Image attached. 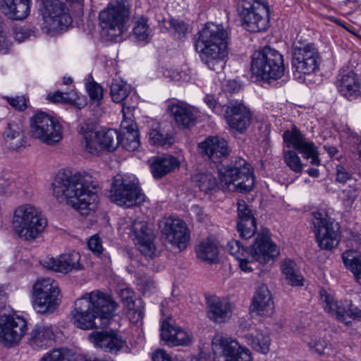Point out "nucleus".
I'll return each instance as SVG.
<instances>
[{
	"mask_svg": "<svg viewBox=\"0 0 361 361\" xmlns=\"http://www.w3.org/2000/svg\"><path fill=\"white\" fill-rule=\"evenodd\" d=\"M4 136L9 142V147L13 150L19 151L26 145L24 129L20 122L9 123Z\"/></svg>",
	"mask_w": 361,
	"mask_h": 361,
	"instance_id": "obj_36",
	"label": "nucleus"
},
{
	"mask_svg": "<svg viewBox=\"0 0 361 361\" xmlns=\"http://www.w3.org/2000/svg\"><path fill=\"white\" fill-rule=\"evenodd\" d=\"M312 215L313 231L319 247L327 250L336 247L339 243V224L329 216L325 209H319Z\"/></svg>",
	"mask_w": 361,
	"mask_h": 361,
	"instance_id": "obj_10",
	"label": "nucleus"
},
{
	"mask_svg": "<svg viewBox=\"0 0 361 361\" xmlns=\"http://www.w3.org/2000/svg\"><path fill=\"white\" fill-rule=\"evenodd\" d=\"M295 264L290 259H286L281 264V271L285 276L286 281L291 286H303V277L300 272L295 269Z\"/></svg>",
	"mask_w": 361,
	"mask_h": 361,
	"instance_id": "obj_42",
	"label": "nucleus"
},
{
	"mask_svg": "<svg viewBox=\"0 0 361 361\" xmlns=\"http://www.w3.org/2000/svg\"><path fill=\"white\" fill-rule=\"evenodd\" d=\"M31 0H0V10L8 18L21 20L30 13Z\"/></svg>",
	"mask_w": 361,
	"mask_h": 361,
	"instance_id": "obj_29",
	"label": "nucleus"
},
{
	"mask_svg": "<svg viewBox=\"0 0 361 361\" xmlns=\"http://www.w3.org/2000/svg\"><path fill=\"white\" fill-rule=\"evenodd\" d=\"M137 129L136 123L132 119L124 118L121 123V132L125 133V131H131Z\"/></svg>",
	"mask_w": 361,
	"mask_h": 361,
	"instance_id": "obj_62",
	"label": "nucleus"
},
{
	"mask_svg": "<svg viewBox=\"0 0 361 361\" xmlns=\"http://www.w3.org/2000/svg\"><path fill=\"white\" fill-rule=\"evenodd\" d=\"M80 259L79 252L71 251L61 255L58 259L46 258L42 261V264L49 269L67 274L73 270L81 269Z\"/></svg>",
	"mask_w": 361,
	"mask_h": 361,
	"instance_id": "obj_26",
	"label": "nucleus"
},
{
	"mask_svg": "<svg viewBox=\"0 0 361 361\" xmlns=\"http://www.w3.org/2000/svg\"><path fill=\"white\" fill-rule=\"evenodd\" d=\"M153 361H176L169 354L162 349H157L152 354Z\"/></svg>",
	"mask_w": 361,
	"mask_h": 361,
	"instance_id": "obj_59",
	"label": "nucleus"
},
{
	"mask_svg": "<svg viewBox=\"0 0 361 361\" xmlns=\"http://www.w3.org/2000/svg\"><path fill=\"white\" fill-rule=\"evenodd\" d=\"M320 298L324 303V307L326 311L335 316L338 321L344 323L345 325L348 326L351 324L350 321H347L350 301L338 303L325 290L320 291Z\"/></svg>",
	"mask_w": 361,
	"mask_h": 361,
	"instance_id": "obj_30",
	"label": "nucleus"
},
{
	"mask_svg": "<svg viewBox=\"0 0 361 361\" xmlns=\"http://www.w3.org/2000/svg\"><path fill=\"white\" fill-rule=\"evenodd\" d=\"M348 317L353 320L361 322V310L353 305L351 301L348 307Z\"/></svg>",
	"mask_w": 361,
	"mask_h": 361,
	"instance_id": "obj_61",
	"label": "nucleus"
},
{
	"mask_svg": "<svg viewBox=\"0 0 361 361\" xmlns=\"http://www.w3.org/2000/svg\"><path fill=\"white\" fill-rule=\"evenodd\" d=\"M54 338L52 326L38 324L30 333V342L33 347L46 348L51 344Z\"/></svg>",
	"mask_w": 361,
	"mask_h": 361,
	"instance_id": "obj_35",
	"label": "nucleus"
},
{
	"mask_svg": "<svg viewBox=\"0 0 361 361\" xmlns=\"http://www.w3.org/2000/svg\"><path fill=\"white\" fill-rule=\"evenodd\" d=\"M169 30L176 39L185 38L189 32V25L182 20L172 18L169 21Z\"/></svg>",
	"mask_w": 361,
	"mask_h": 361,
	"instance_id": "obj_47",
	"label": "nucleus"
},
{
	"mask_svg": "<svg viewBox=\"0 0 361 361\" xmlns=\"http://www.w3.org/2000/svg\"><path fill=\"white\" fill-rule=\"evenodd\" d=\"M130 17V9L125 0L110 1L99 15L101 35L108 40L121 36Z\"/></svg>",
	"mask_w": 361,
	"mask_h": 361,
	"instance_id": "obj_8",
	"label": "nucleus"
},
{
	"mask_svg": "<svg viewBox=\"0 0 361 361\" xmlns=\"http://www.w3.org/2000/svg\"><path fill=\"white\" fill-rule=\"evenodd\" d=\"M87 245L90 250L97 255L101 254L103 250L101 240L97 235L91 237L88 241Z\"/></svg>",
	"mask_w": 361,
	"mask_h": 361,
	"instance_id": "obj_56",
	"label": "nucleus"
},
{
	"mask_svg": "<svg viewBox=\"0 0 361 361\" xmlns=\"http://www.w3.org/2000/svg\"><path fill=\"white\" fill-rule=\"evenodd\" d=\"M347 135V138L349 140L350 143L354 147L353 151L356 152L361 159V139L358 137L356 133L351 131L350 129H348Z\"/></svg>",
	"mask_w": 361,
	"mask_h": 361,
	"instance_id": "obj_54",
	"label": "nucleus"
},
{
	"mask_svg": "<svg viewBox=\"0 0 361 361\" xmlns=\"http://www.w3.org/2000/svg\"><path fill=\"white\" fill-rule=\"evenodd\" d=\"M72 312L73 324L83 330L104 328L114 316L117 304L109 294L100 290L86 293L75 300Z\"/></svg>",
	"mask_w": 361,
	"mask_h": 361,
	"instance_id": "obj_2",
	"label": "nucleus"
},
{
	"mask_svg": "<svg viewBox=\"0 0 361 361\" xmlns=\"http://www.w3.org/2000/svg\"><path fill=\"white\" fill-rule=\"evenodd\" d=\"M8 104L18 111H24L27 108L26 99L23 96H17L16 97H6Z\"/></svg>",
	"mask_w": 361,
	"mask_h": 361,
	"instance_id": "obj_52",
	"label": "nucleus"
},
{
	"mask_svg": "<svg viewBox=\"0 0 361 361\" xmlns=\"http://www.w3.org/2000/svg\"><path fill=\"white\" fill-rule=\"evenodd\" d=\"M109 197L112 202L126 207L139 205L145 200V195L139 187L137 180L121 175L114 177Z\"/></svg>",
	"mask_w": 361,
	"mask_h": 361,
	"instance_id": "obj_11",
	"label": "nucleus"
},
{
	"mask_svg": "<svg viewBox=\"0 0 361 361\" xmlns=\"http://www.w3.org/2000/svg\"><path fill=\"white\" fill-rule=\"evenodd\" d=\"M82 357L68 348H56L46 353L40 361H82Z\"/></svg>",
	"mask_w": 361,
	"mask_h": 361,
	"instance_id": "obj_41",
	"label": "nucleus"
},
{
	"mask_svg": "<svg viewBox=\"0 0 361 361\" xmlns=\"http://www.w3.org/2000/svg\"><path fill=\"white\" fill-rule=\"evenodd\" d=\"M119 145H122L126 150L133 152L140 147V142L137 129L119 133Z\"/></svg>",
	"mask_w": 361,
	"mask_h": 361,
	"instance_id": "obj_45",
	"label": "nucleus"
},
{
	"mask_svg": "<svg viewBox=\"0 0 361 361\" xmlns=\"http://www.w3.org/2000/svg\"><path fill=\"white\" fill-rule=\"evenodd\" d=\"M139 286L143 290L144 293L151 291L155 288V283L151 278L141 279Z\"/></svg>",
	"mask_w": 361,
	"mask_h": 361,
	"instance_id": "obj_60",
	"label": "nucleus"
},
{
	"mask_svg": "<svg viewBox=\"0 0 361 361\" xmlns=\"http://www.w3.org/2000/svg\"><path fill=\"white\" fill-rule=\"evenodd\" d=\"M201 61L211 70L221 71L228 56V32L221 24L207 23L195 36Z\"/></svg>",
	"mask_w": 361,
	"mask_h": 361,
	"instance_id": "obj_4",
	"label": "nucleus"
},
{
	"mask_svg": "<svg viewBox=\"0 0 361 361\" xmlns=\"http://www.w3.org/2000/svg\"><path fill=\"white\" fill-rule=\"evenodd\" d=\"M47 225V219L32 205H23L15 210L13 228L20 238L34 240L43 233Z\"/></svg>",
	"mask_w": 361,
	"mask_h": 361,
	"instance_id": "obj_7",
	"label": "nucleus"
},
{
	"mask_svg": "<svg viewBox=\"0 0 361 361\" xmlns=\"http://www.w3.org/2000/svg\"><path fill=\"white\" fill-rule=\"evenodd\" d=\"M179 166L178 159L171 155L154 157L151 166V172L155 178H160Z\"/></svg>",
	"mask_w": 361,
	"mask_h": 361,
	"instance_id": "obj_37",
	"label": "nucleus"
},
{
	"mask_svg": "<svg viewBox=\"0 0 361 361\" xmlns=\"http://www.w3.org/2000/svg\"><path fill=\"white\" fill-rule=\"evenodd\" d=\"M284 161L287 166L295 173L302 171L303 165L297 153L293 150H288L284 152Z\"/></svg>",
	"mask_w": 361,
	"mask_h": 361,
	"instance_id": "obj_49",
	"label": "nucleus"
},
{
	"mask_svg": "<svg viewBox=\"0 0 361 361\" xmlns=\"http://www.w3.org/2000/svg\"><path fill=\"white\" fill-rule=\"evenodd\" d=\"M32 33H34L31 30L25 27H18L14 32V38L18 42H21L26 39L29 38Z\"/></svg>",
	"mask_w": 361,
	"mask_h": 361,
	"instance_id": "obj_58",
	"label": "nucleus"
},
{
	"mask_svg": "<svg viewBox=\"0 0 361 361\" xmlns=\"http://www.w3.org/2000/svg\"><path fill=\"white\" fill-rule=\"evenodd\" d=\"M228 91L237 92L240 89L239 85L235 81H228L226 85Z\"/></svg>",
	"mask_w": 361,
	"mask_h": 361,
	"instance_id": "obj_63",
	"label": "nucleus"
},
{
	"mask_svg": "<svg viewBox=\"0 0 361 361\" xmlns=\"http://www.w3.org/2000/svg\"><path fill=\"white\" fill-rule=\"evenodd\" d=\"M214 360L226 361L228 357L238 349L239 343L231 338L216 335L212 342Z\"/></svg>",
	"mask_w": 361,
	"mask_h": 361,
	"instance_id": "obj_33",
	"label": "nucleus"
},
{
	"mask_svg": "<svg viewBox=\"0 0 361 361\" xmlns=\"http://www.w3.org/2000/svg\"><path fill=\"white\" fill-rule=\"evenodd\" d=\"M60 288L52 279H39L33 286V307L40 314H51L61 302Z\"/></svg>",
	"mask_w": 361,
	"mask_h": 361,
	"instance_id": "obj_12",
	"label": "nucleus"
},
{
	"mask_svg": "<svg viewBox=\"0 0 361 361\" xmlns=\"http://www.w3.org/2000/svg\"><path fill=\"white\" fill-rule=\"evenodd\" d=\"M198 149L204 159L216 164L221 163L230 153L227 141L219 136H209L198 144Z\"/></svg>",
	"mask_w": 361,
	"mask_h": 361,
	"instance_id": "obj_22",
	"label": "nucleus"
},
{
	"mask_svg": "<svg viewBox=\"0 0 361 361\" xmlns=\"http://www.w3.org/2000/svg\"><path fill=\"white\" fill-rule=\"evenodd\" d=\"M161 231L168 242L177 246L180 250L187 246L190 233L183 221L179 219H168L164 222Z\"/></svg>",
	"mask_w": 361,
	"mask_h": 361,
	"instance_id": "obj_23",
	"label": "nucleus"
},
{
	"mask_svg": "<svg viewBox=\"0 0 361 361\" xmlns=\"http://www.w3.org/2000/svg\"><path fill=\"white\" fill-rule=\"evenodd\" d=\"M133 291L128 288L119 290V296L134 322L142 319L144 313V302L141 298L133 300Z\"/></svg>",
	"mask_w": 361,
	"mask_h": 361,
	"instance_id": "obj_34",
	"label": "nucleus"
},
{
	"mask_svg": "<svg viewBox=\"0 0 361 361\" xmlns=\"http://www.w3.org/2000/svg\"><path fill=\"white\" fill-rule=\"evenodd\" d=\"M76 98V93L73 91L68 92L56 91L54 93H49L47 95V99L51 102L64 104H73Z\"/></svg>",
	"mask_w": 361,
	"mask_h": 361,
	"instance_id": "obj_48",
	"label": "nucleus"
},
{
	"mask_svg": "<svg viewBox=\"0 0 361 361\" xmlns=\"http://www.w3.org/2000/svg\"><path fill=\"white\" fill-rule=\"evenodd\" d=\"M226 247L229 253L238 261L240 269L245 272L253 270L249 264L255 262L266 264L279 254L276 245L270 240L268 230H263L258 233L250 250L236 240L229 241Z\"/></svg>",
	"mask_w": 361,
	"mask_h": 361,
	"instance_id": "obj_5",
	"label": "nucleus"
},
{
	"mask_svg": "<svg viewBox=\"0 0 361 361\" xmlns=\"http://www.w3.org/2000/svg\"><path fill=\"white\" fill-rule=\"evenodd\" d=\"M252 357L250 350L246 348L241 347L239 345L238 349L234 351L231 355L228 357V360L226 361H252Z\"/></svg>",
	"mask_w": 361,
	"mask_h": 361,
	"instance_id": "obj_50",
	"label": "nucleus"
},
{
	"mask_svg": "<svg viewBox=\"0 0 361 361\" xmlns=\"http://www.w3.org/2000/svg\"><path fill=\"white\" fill-rule=\"evenodd\" d=\"M219 182L210 172L199 173L194 180L205 193L216 188L229 192H250L255 183L251 165L240 157H232L229 164L219 169Z\"/></svg>",
	"mask_w": 361,
	"mask_h": 361,
	"instance_id": "obj_1",
	"label": "nucleus"
},
{
	"mask_svg": "<svg viewBox=\"0 0 361 361\" xmlns=\"http://www.w3.org/2000/svg\"><path fill=\"white\" fill-rule=\"evenodd\" d=\"M88 94L92 100L100 101L103 98L102 87L96 82H91L87 85Z\"/></svg>",
	"mask_w": 361,
	"mask_h": 361,
	"instance_id": "obj_51",
	"label": "nucleus"
},
{
	"mask_svg": "<svg viewBox=\"0 0 361 361\" xmlns=\"http://www.w3.org/2000/svg\"><path fill=\"white\" fill-rule=\"evenodd\" d=\"M292 66L295 69L294 76L304 80L301 74L310 75L319 70L321 57L317 48L313 44L293 47Z\"/></svg>",
	"mask_w": 361,
	"mask_h": 361,
	"instance_id": "obj_14",
	"label": "nucleus"
},
{
	"mask_svg": "<svg viewBox=\"0 0 361 361\" xmlns=\"http://www.w3.org/2000/svg\"><path fill=\"white\" fill-rule=\"evenodd\" d=\"M120 135L114 129L99 131L86 130L82 134V145L91 154H97L100 149L114 151L119 145Z\"/></svg>",
	"mask_w": 361,
	"mask_h": 361,
	"instance_id": "obj_15",
	"label": "nucleus"
},
{
	"mask_svg": "<svg viewBox=\"0 0 361 361\" xmlns=\"http://www.w3.org/2000/svg\"><path fill=\"white\" fill-rule=\"evenodd\" d=\"M169 123L158 125L156 128H152L149 133V141L152 145H171L173 142V135L166 128H170Z\"/></svg>",
	"mask_w": 361,
	"mask_h": 361,
	"instance_id": "obj_39",
	"label": "nucleus"
},
{
	"mask_svg": "<svg viewBox=\"0 0 361 361\" xmlns=\"http://www.w3.org/2000/svg\"><path fill=\"white\" fill-rule=\"evenodd\" d=\"M207 314L216 323L224 322L231 314V305L216 296L207 298Z\"/></svg>",
	"mask_w": 361,
	"mask_h": 361,
	"instance_id": "obj_32",
	"label": "nucleus"
},
{
	"mask_svg": "<svg viewBox=\"0 0 361 361\" xmlns=\"http://www.w3.org/2000/svg\"><path fill=\"white\" fill-rule=\"evenodd\" d=\"M342 260L345 266L353 273L361 271V255L353 250L344 252Z\"/></svg>",
	"mask_w": 361,
	"mask_h": 361,
	"instance_id": "obj_46",
	"label": "nucleus"
},
{
	"mask_svg": "<svg viewBox=\"0 0 361 361\" xmlns=\"http://www.w3.org/2000/svg\"><path fill=\"white\" fill-rule=\"evenodd\" d=\"M97 184L92 180H81L80 175L59 172L52 183V193L59 202H66L82 215L94 210Z\"/></svg>",
	"mask_w": 361,
	"mask_h": 361,
	"instance_id": "obj_3",
	"label": "nucleus"
},
{
	"mask_svg": "<svg viewBox=\"0 0 361 361\" xmlns=\"http://www.w3.org/2000/svg\"><path fill=\"white\" fill-rule=\"evenodd\" d=\"M6 303V294L0 288V310L5 307Z\"/></svg>",
	"mask_w": 361,
	"mask_h": 361,
	"instance_id": "obj_64",
	"label": "nucleus"
},
{
	"mask_svg": "<svg viewBox=\"0 0 361 361\" xmlns=\"http://www.w3.org/2000/svg\"><path fill=\"white\" fill-rule=\"evenodd\" d=\"M242 25L250 32H263L269 27V6L262 0H241L238 6Z\"/></svg>",
	"mask_w": 361,
	"mask_h": 361,
	"instance_id": "obj_9",
	"label": "nucleus"
},
{
	"mask_svg": "<svg viewBox=\"0 0 361 361\" xmlns=\"http://www.w3.org/2000/svg\"><path fill=\"white\" fill-rule=\"evenodd\" d=\"M130 93V87L123 80L113 79L110 85V94L112 100L116 103H123V112L125 117L124 108L128 110L134 109L135 106L130 105L128 101V96Z\"/></svg>",
	"mask_w": 361,
	"mask_h": 361,
	"instance_id": "obj_38",
	"label": "nucleus"
},
{
	"mask_svg": "<svg viewBox=\"0 0 361 361\" xmlns=\"http://www.w3.org/2000/svg\"><path fill=\"white\" fill-rule=\"evenodd\" d=\"M130 236L142 255L150 258L155 256L154 235L145 221L135 220L131 226Z\"/></svg>",
	"mask_w": 361,
	"mask_h": 361,
	"instance_id": "obj_21",
	"label": "nucleus"
},
{
	"mask_svg": "<svg viewBox=\"0 0 361 361\" xmlns=\"http://www.w3.org/2000/svg\"><path fill=\"white\" fill-rule=\"evenodd\" d=\"M338 91L348 99L361 95V87L357 75L352 70L342 69L337 77Z\"/></svg>",
	"mask_w": 361,
	"mask_h": 361,
	"instance_id": "obj_25",
	"label": "nucleus"
},
{
	"mask_svg": "<svg viewBox=\"0 0 361 361\" xmlns=\"http://www.w3.org/2000/svg\"><path fill=\"white\" fill-rule=\"evenodd\" d=\"M252 312H256L261 316L269 317L274 311V301L271 293L265 285L259 286L255 291V294L250 305Z\"/></svg>",
	"mask_w": 361,
	"mask_h": 361,
	"instance_id": "obj_28",
	"label": "nucleus"
},
{
	"mask_svg": "<svg viewBox=\"0 0 361 361\" xmlns=\"http://www.w3.org/2000/svg\"><path fill=\"white\" fill-rule=\"evenodd\" d=\"M237 231L240 236L245 239L250 238L257 230V221L252 209L243 200L238 201Z\"/></svg>",
	"mask_w": 361,
	"mask_h": 361,
	"instance_id": "obj_24",
	"label": "nucleus"
},
{
	"mask_svg": "<svg viewBox=\"0 0 361 361\" xmlns=\"http://www.w3.org/2000/svg\"><path fill=\"white\" fill-rule=\"evenodd\" d=\"M148 21V18L144 16L135 17L133 32L137 40L146 41L152 35V30Z\"/></svg>",
	"mask_w": 361,
	"mask_h": 361,
	"instance_id": "obj_43",
	"label": "nucleus"
},
{
	"mask_svg": "<svg viewBox=\"0 0 361 361\" xmlns=\"http://www.w3.org/2000/svg\"><path fill=\"white\" fill-rule=\"evenodd\" d=\"M27 331L24 318L16 315H0V342L5 344L18 343Z\"/></svg>",
	"mask_w": 361,
	"mask_h": 361,
	"instance_id": "obj_19",
	"label": "nucleus"
},
{
	"mask_svg": "<svg viewBox=\"0 0 361 361\" xmlns=\"http://www.w3.org/2000/svg\"><path fill=\"white\" fill-rule=\"evenodd\" d=\"M197 256L204 262L216 263L218 261L219 251L216 245L211 240L202 241L197 250Z\"/></svg>",
	"mask_w": 361,
	"mask_h": 361,
	"instance_id": "obj_40",
	"label": "nucleus"
},
{
	"mask_svg": "<svg viewBox=\"0 0 361 361\" xmlns=\"http://www.w3.org/2000/svg\"><path fill=\"white\" fill-rule=\"evenodd\" d=\"M283 137L288 147L294 148L302 155L303 158L310 159L311 164L317 166L320 164L317 147L313 142L307 141L296 126H294L291 130H286Z\"/></svg>",
	"mask_w": 361,
	"mask_h": 361,
	"instance_id": "obj_17",
	"label": "nucleus"
},
{
	"mask_svg": "<svg viewBox=\"0 0 361 361\" xmlns=\"http://www.w3.org/2000/svg\"><path fill=\"white\" fill-rule=\"evenodd\" d=\"M204 102L207 104V105L216 114H220L221 112H224L225 109V105L221 106L219 105L216 99H214V96L212 95H207L204 97Z\"/></svg>",
	"mask_w": 361,
	"mask_h": 361,
	"instance_id": "obj_57",
	"label": "nucleus"
},
{
	"mask_svg": "<svg viewBox=\"0 0 361 361\" xmlns=\"http://www.w3.org/2000/svg\"><path fill=\"white\" fill-rule=\"evenodd\" d=\"M161 338L169 346L188 345L190 336L178 326L164 321L161 326Z\"/></svg>",
	"mask_w": 361,
	"mask_h": 361,
	"instance_id": "obj_27",
	"label": "nucleus"
},
{
	"mask_svg": "<svg viewBox=\"0 0 361 361\" xmlns=\"http://www.w3.org/2000/svg\"><path fill=\"white\" fill-rule=\"evenodd\" d=\"M307 345L310 348L317 353L318 355L324 354V350L326 347V343L321 338H312L310 341L307 342Z\"/></svg>",
	"mask_w": 361,
	"mask_h": 361,
	"instance_id": "obj_53",
	"label": "nucleus"
},
{
	"mask_svg": "<svg viewBox=\"0 0 361 361\" xmlns=\"http://www.w3.org/2000/svg\"><path fill=\"white\" fill-rule=\"evenodd\" d=\"M39 11L49 29L63 30L72 23L68 9L59 0H41Z\"/></svg>",
	"mask_w": 361,
	"mask_h": 361,
	"instance_id": "obj_16",
	"label": "nucleus"
},
{
	"mask_svg": "<svg viewBox=\"0 0 361 361\" xmlns=\"http://www.w3.org/2000/svg\"><path fill=\"white\" fill-rule=\"evenodd\" d=\"M224 116L229 127L240 133H244L251 123L250 109L237 100H231L225 104Z\"/></svg>",
	"mask_w": 361,
	"mask_h": 361,
	"instance_id": "obj_18",
	"label": "nucleus"
},
{
	"mask_svg": "<svg viewBox=\"0 0 361 361\" xmlns=\"http://www.w3.org/2000/svg\"><path fill=\"white\" fill-rule=\"evenodd\" d=\"M168 111L173 116L177 125L182 128L193 126L196 120L194 109L183 102H175L168 106Z\"/></svg>",
	"mask_w": 361,
	"mask_h": 361,
	"instance_id": "obj_31",
	"label": "nucleus"
},
{
	"mask_svg": "<svg viewBox=\"0 0 361 361\" xmlns=\"http://www.w3.org/2000/svg\"><path fill=\"white\" fill-rule=\"evenodd\" d=\"M251 71L262 80H276L284 75L283 56L275 49L264 47L252 54Z\"/></svg>",
	"mask_w": 361,
	"mask_h": 361,
	"instance_id": "obj_6",
	"label": "nucleus"
},
{
	"mask_svg": "<svg viewBox=\"0 0 361 361\" xmlns=\"http://www.w3.org/2000/svg\"><path fill=\"white\" fill-rule=\"evenodd\" d=\"M89 340L96 348L114 355L128 348L122 336L112 330L92 331L89 335Z\"/></svg>",
	"mask_w": 361,
	"mask_h": 361,
	"instance_id": "obj_20",
	"label": "nucleus"
},
{
	"mask_svg": "<svg viewBox=\"0 0 361 361\" xmlns=\"http://www.w3.org/2000/svg\"><path fill=\"white\" fill-rule=\"evenodd\" d=\"M351 173H349L344 166L341 165H338L336 166V180L337 182L345 183L347 180L351 179Z\"/></svg>",
	"mask_w": 361,
	"mask_h": 361,
	"instance_id": "obj_55",
	"label": "nucleus"
},
{
	"mask_svg": "<svg viewBox=\"0 0 361 361\" xmlns=\"http://www.w3.org/2000/svg\"><path fill=\"white\" fill-rule=\"evenodd\" d=\"M246 338L247 344L255 351L263 354H267L269 351L270 338L267 335L257 331L255 335L250 334Z\"/></svg>",
	"mask_w": 361,
	"mask_h": 361,
	"instance_id": "obj_44",
	"label": "nucleus"
},
{
	"mask_svg": "<svg viewBox=\"0 0 361 361\" xmlns=\"http://www.w3.org/2000/svg\"><path fill=\"white\" fill-rule=\"evenodd\" d=\"M30 133L34 138L48 145L58 143L63 137L62 127L53 116L38 112L31 120Z\"/></svg>",
	"mask_w": 361,
	"mask_h": 361,
	"instance_id": "obj_13",
	"label": "nucleus"
}]
</instances>
